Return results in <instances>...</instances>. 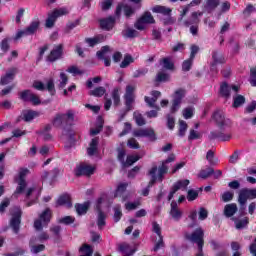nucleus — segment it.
Instances as JSON below:
<instances>
[{
  "instance_id": "obj_1",
  "label": "nucleus",
  "mask_w": 256,
  "mask_h": 256,
  "mask_svg": "<svg viewBox=\"0 0 256 256\" xmlns=\"http://www.w3.org/2000/svg\"><path fill=\"white\" fill-rule=\"evenodd\" d=\"M29 173H31L29 169L20 168L18 175L15 178V181L18 185L15 193L25 194L27 201L26 207H31V205H35V203H37V200L39 199V195H41V191H39L36 186H31L27 188V181L25 180V177H27Z\"/></svg>"
},
{
  "instance_id": "obj_2",
  "label": "nucleus",
  "mask_w": 256,
  "mask_h": 256,
  "mask_svg": "<svg viewBox=\"0 0 256 256\" xmlns=\"http://www.w3.org/2000/svg\"><path fill=\"white\" fill-rule=\"evenodd\" d=\"M75 121V111L68 110L66 113H58L54 116L52 120V125L54 127H61L62 125H73Z\"/></svg>"
},
{
  "instance_id": "obj_3",
  "label": "nucleus",
  "mask_w": 256,
  "mask_h": 256,
  "mask_svg": "<svg viewBox=\"0 0 256 256\" xmlns=\"http://www.w3.org/2000/svg\"><path fill=\"white\" fill-rule=\"evenodd\" d=\"M248 199H256V188H243L239 191L238 203L240 205V213L245 215V205Z\"/></svg>"
},
{
  "instance_id": "obj_4",
  "label": "nucleus",
  "mask_w": 256,
  "mask_h": 256,
  "mask_svg": "<svg viewBox=\"0 0 256 256\" xmlns=\"http://www.w3.org/2000/svg\"><path fill=\"white\" fill-rule=\"evenodd\" d=\"M135 86L128 85L126 86V93H125V101H126V110L119 114V121H123L125 115H127L128 111H131L133 109V102L135 101Z\"/></svg>"
},
{
  "instance_id": "obj_5",
  "label": "nucleus",
  "mask_w": 256,
  "mask_h": 256,
  "mask_svg": "<svg viewBox=\"0 0 256 256\" xmlns=\"http://www.w3.org/2000/svg\"><path fill=\"white\" fill-rule=\"evenodd\" d=\"M51 221V209L46 208L39 216V219L34 221L36 231H42L43 227H47Z\"/></svg>"
},
{
  "instance_id": "obj_6",
  "label": "nucleus",
  "mask_w": 256,
  "mask_h": 256,
  "mask_svg": "<svg viewBox=\"0 0 256 256\" xmlns=\"http://www.w3.org/2000/svg\"><path fill=\"white\" fill-rule=\"evenodd\" d=\"M69 13V10L67 8H59L55 9L52 13L48 15V18L46 19L45 27L48 29H51L55 25V21H57L58 17H63V15H67Z\"/></svg>"
},
{
  "instance_id": "obj_7",
  "label": "nucleus",
  "mask_w": 256,
  "mask_h": 256,
  "mask_svg": "<svg viewBox=\"0 0 256 256\" xmlns=\"http://www.w3.org/2000/svg\"><path fill=\"white\" fill-rule=\"evenodd\" d=\"M186 92L183 89H178L173 94L172 106L170 108L171 113H176L181 108V103L185 99Z\"/></svg>"
},
{
  "instance_id": "obj_8",
  "label": "nucleus",
  "mask_w": 256,
  "mask_h": 256,
  "mask_svg": "<svg viewBox=\"0 0 256 256\" xmlns=\"http://www.w3.org/2000/svg\"><path fill=\"white\" fill-rule=\"evenodd\" d=\"M153 13H161L165 15V18L162 20L164 25H173L175 23V18L171 17V9L165 6H154L152 8Z\"/></svg>"
},
{
  "instance_id": "obj_9",
  "label": "nucleus",
  "mask_w": 256,
  "mask_h": 256,
  "mask_svg": "<svg viewBox=\"0 0 256 256\" xmlns=\"http://www.w3.org/2000/svg\"><path fill=\"white\" fill-rule=\"evenodd\" d=\"M38 29L39 21H34L26 29L18 31L14 37V41H19L21 37H29V35H34V33H37Z\"/></svg>"
},
{
  "instance_id": "obj_10",
  "label": "nucleus",
  "mask_w": 256,
  "mask_h": 256,
  "mask_svg": "<svg viewBox=\"0 0 256 256\" xmlns=\"http://www.w3.org/2000/svg\"><path fill=\"white\" fill-rule=\"evenodd\" d=\"M38 29L39 21H34L26 29L18 31L14 37V41H19L21 37H29V35H34V33H37Z\"/></svg>"
},
{
  "instance_id": "obj_11",
  "label": "nucleus",
  "mask_w": 256,
  "mask_h": 256,
  "mask_svg": "<svg viewBox=\"0 0 256 256\" xmlns=\"http://www.w3.org/2000/svg\"><path fill=\"white\" fill-rule=\"evenodd\" d=\"M93 173H95V166L86 164V163H82L79 166H77L76 170H75V175L77 177H81V176H85V177H91V175H93Z\"/></svg>"
},
{
  "instance_id": "obj_12",
  "label": "nucleus",
  "mask_w": 256,
  "mask_h": 256,
  "mask_svg": "<svg viewBox=\"0 0 256 256\" xmlns=\"http://www.w3.org/2000/svg\"><path fill=\"white\" fill-rule=\"evenodd\" d=\"M20 99H22V101H29L32 105H41V99L37 94L31 92V90L21 92Z\"/></svg>"
},
{
  "instance_id": "obj_13",
  "label": "nucleus",
  "mask_w": 256,
  "mask_h": 256,
  "mask_svg": "<svg viewBox=\"0 0 256 256\" xmlns=\"http://www.w3.org/2000/svg\"><path fill=\"white\" fill-rule=\"evenodd\" d=\"M213 119L214 121H216V124L218 125V127H220V129L231 125V120L225 118V112H223L222 110H217L216 112H214Z\"/></svg>"
},
{
  "instance_id": "obj_14",
  "label": "nucleus",
  "mask_w": 256,
  "mask_h": 256,
  "mask_svg": "<svg viewBox=\"0 0 256 256\" xmlns=\"http://www.w3.org/2000/svg\"><path fill=\"white\" fill-rule=\"evenodd\" d=\"M104 199L103 198H99L96 202V209L98 211V215H97V226L98 229H103V227H105L106 222L105 219H107V215H105V213H103V211H101V204L103 203Z\"/></svg>"
},
{
  "instance_id": "obj_15",
  "label": "nucleus",
  "mask_w": 256,
  "mask_h": 256,
  "mask_svg": "<svg viewBox=\"0 0 256 256\" xmlns=\"http://www.w3.org/2000/svg\"><path fill=\"white\" fill-rule=\"evenodd\" d=\"M148 175H150L151 180L148 186L142 191V195H144V197H147V195H149V188L153 187V185H155V182L159 181V176L157 175V166H153L149 170Z\"/></svg>"
},
{
  "instance_id": "obj_16",
  "label": "nucleus",
  "mask_w": 256,
  "mask_h": 256,
  "mask_svg": "<svg viewBox=\"0 0 256 256\" xmlns=\"http://www.w3.org/2000/svg\"><path fill=\"white\" fill-rule=\"evenodd\" d=\"M231 91L234 93V95H237L239 93V86H229L227 83H222L220 86V95L222 97H225L228 99V97H231Z\"/></svg>"
},
{
  "instance_id": "obj_17",
  "label": "nucleus",
  "mask_w": 256,
  "mask_h": 256,
  "mask_svg": "<svg viewBox=\"0 0 256 256\" xmlns=\"http://www.w3.org/2000/svg\"><path fill=\"white\" fill-rule=\"evenodd\" d=\"M63 57V44L56 45L47 57V61L54 63Z\"/></svg>"
},
{
  "instance_id": "obj_18",
  "label": "nucleus",
  "mask_w": 256,
  "mask_h": 256,
  "mask_svg": "<svg viewBox=\"0 0 256 256\" xmlns=\"http://www.w3.org/2000/svg\"><path fill=\"white\" fill-rule=\"evenodd\" d=\"M109 53H111V48H109V46H103L101 50L97 52L98 59H102L104 61L105 67H109L111 65Z\"/></svg>"
},
{
  "instance_id": "obj_19",
  "label": "nucleus",
  "mask_w": 256,
  "mask_h": 256,
  "mask_svg": "<svg viewBox=\"0 0 256 256\" xmlns=\"http://www.w3.org/2000/svg\"><path fill=\"white\" fill-rule=\"evenodd\" d=\"M121 11H124L125 17H131V15L135 14V11H137V8H135L129 4H125V5L119 4L117 6L116 12H115L117 17H119V15H121Z\"/></svg>"
},
{
  "instance_id": "obj_20",
  "label": "nucleus",
  "mask_w": 256,
  "mask_h": 256,
  "mask_svg": "<svg viewBox=\"0 0 256 256\" xmlns=\"http://www.w3.org/2000/svg\"><path fill=\"white\" fill-rule=\"evenodd\" d=\"M151 95L152 97L145 96V102L149 107L157 109V111H160L161 108L157 106L155 103H157V100L159 99V97H161V92L154 90L151 92Z\"/></svg>"
},
{
  "instance_id": "obj_21",
  "label": "nucleus",
  "mask_w": 256,
  "mask_h": 256,
  "mask_svg": "<svg viewBox=\"0 0 256 256\" xmlns=\"http://www.w3.org/2000/svg\"><path fill=\"white\" fill-rule=\"evenodd\" d=\"M173 161H175V155L172 154L162 163L159 168H157L158 181H163V175H165L169 169L167 168V163H173Z\"/></svg>"
},
{
  "instance_id": "obj_22",
  "label": "nucleus",
  "mask_w": 256,
  "mask_h": 256,
  "mask_svg": "<svg viewBox=\"0 0 256 256\" xmlns=\"http://www.w3.org/2000/svg\"><path fill=\"white\" fill-rule=\"evenodd\" d=\"M170 216L174 221H179L183 217V211L179 209V205L175 201L171 202Z\"/></svg>"
},
{
  "instance_id": "obj_23",
  "label": "nucleus",
  "mask_w": 256,
  "mask_h": 256,
  "mask_svg": "<svg viewBox=\"0 0 256 256\" xmlns=\"http://www.w3.org/2000/svg\"><path fill=\"white\" fill-rule=\"evenodd\" d=\"M19 225H21V210L17 209L10 221V227L13 229L14 233H19Z\"/></svg>"
},
{
  "instance_id": "obj_24",
  "label": "nucleus",
  "mask_w": 256,
  "mask_h": 256,
  "mask_svg": "<svg viewBox=\"0 0 256 256\" xmlns=\"http://www.w3.org/2000/svg\"><path fill=\"white\" fill-rule=\"evenodd\" d=\"M35 117H39V112L33 111V110H23L20 117L18 118V121H26L29 123V121H33Z\"/></svg>"
},
{
  "instance_id": "obj_25",
  "label": "nucleus",
  "mask_w": 256,
  "mask_h": 256,
  "mask_svg": "<svg viewBox=\"0 0 256 256\" xmlns=\"http://www.w3.org/2000/svg\"><path fill=\"white\" fill-rule=\"evenodd\" d=\"M15 75H17V68H10L6 75L1 77V85H9L15 79Z\"/></svg>"
},
{
  "instance_id": "obj_26",
  "label": "nucleus",
  "mask_w": 256,
  "mask_h": 256,
  "mask_svg": "<svg viewBox=\"0 0 256 256\" xmlns=\"http://www.w3.org/2000/svg\"><path fill=\"white\" fill-rule=\"evenodd\" d=\"M209 139H218L219 141H231V134L223 133L222 131H212Z\"/></svg>"
},
{
  "instance_id": "obj_27",
  "label": "nucleus",
  "mask_w": 256,
  "mask_h": 256,
  "mask_svg": "<svg viewBox=\"0 0 256 256\" xmlns=\"http://www.w3.org/2000/svg\"><path fill=\"white\" fill-rule=\"evenodd\" d=\"M114 26H115V17L113 16H110L100 21V27L105 29V31H111V29H113Z\"/></svg>"
},
{
  "instance_id": "obj_28",
  "label": "nucleus",
  "mask_w": 256,
  "mask_h": 256,
  "mask_svg": "<svg viewBox=\"0 0 256 256\" xmlns=\"http://www.w3.org/2000/svg\"><path fill=\"white\" fill-rule=\"evenodd\" d=\"M72 203H71V196H69L68 194H64L62 196H60L56 202V207H72Z\"/></svg>"
},
{
  "instance_id": "obj_29",
  "label": "nucleus",
  "mask_w": 256,
  "mask_h": 256,
  "mask_svg": "<svg viewBox=\"0 0 256 256\" xmlns=\"http://www.w3.org/2000/svg\"><path fill=\"white\" fill-rule=\"evenodd\" d=\"M203 16V12H193L192 17L189 20L184 21L185 27H189L190 25H197L199 23V18Z\"/></svg>"
},
{
  "instance_id": "obj_30",
  "label": "nucleus",
  "mask_w": 256,
  "mask_h": 256,
  "mask_svg": "<svg viewBox=\"0 0 256 256\" xmlns=\"http://www.w3.org/2000/svg\"><path fill=\"white\" fill-rule=\"evenodd\" d=\"M119 251L123 256H132L135 253V250L127 243H122L119 245Z\"/></svg>"
},
{
  "instance_id": "obj_31",
  "label": "nucleus",
  "mask_w": 256,
  "mask_h": 256,
  "mask_svg": "<svg viewBox=\"0 0 256 256\" xmlns=\"http://www.w3.org/2000/svg\"><path fill=\"white\" fill-rule=\"evenodd\" d=\"M212 65H211V69H215L216 65H221L223 63H225V57H223V55L217 53V52H213L212 53Z\"/></svg>"
},
{
  "instance_id": "obj_32",
  "label": "nucleus",
  "mask_w": 256,
  "mask_h": 256,
  "mask_svg": "<svg viewBox=\"0 0 256 256\" xmlns=\"http://www.w3.org/2000/svg\"><path fill=\"white\" fill-rule=\"evenodd\" d=\"M189 180L185 179V180H178L174 185H173V190L174 191H187V187L189 186Z\"/></svg>"
},
{
  "instance_id": "obj_33",
  "label": "nucleus",
  "mask_w": 256,
  "mask_h": 256,
  "mask_svg": "<svg viewBox=\"0 0 256 256\" xmlns=\"http://www.w3.org/2000/svg\"><path fill=\"white\" fill-rule=\"evenodd\" d=\"M235 213H237V204L231 203V204H227L224 207L225 217H233V215H235Z\"/></svg>"
},
{
  "instance_id": "obj_34",
  "label": "nucleus",
  "mask_w": 256,
  "mask_h": 256,
  "mask_svg": "<svg viewBox=\"0 0 256 256\" xmlns=\"http://www.w3.org/2000/svg\"><path fill=\"white\" fill-rule=\"evenodd\" d=\"M105 41V36L98 35L94 38H87L86 43H88L89 47H95V45H99V43H103Z\"/></svg>"
},
{
  "instance_id": "obj_35",
  "label": "nucleus",
  "mask_w": 256,
  "mask_h": 256,
  "mask_svg": "<svg viewBox=\"0 0 256 256\" xmlns=\"http://www.w3.org/2000/svg\"><path fill=\"white\" fill-rule=\"evenodd\" d=\"M99 145V138H93L87 150L88 155L91 157L97 153V146Z\"/></svg>"
},
{
  "instance_id": "obj_36",
  "label": "nucleus",
  "mask_w": 256,
  "mask_h": 256,
  "mask_svg": "<svg viewBox=\"0 0 256 256\" xmlns=\"http://www.w3.org/2000/svg\"><path fill=\"white\" fill-rule=\"evenodd\" d=\"M160 65H162L163 69H166L168 71L173 70L175 65L173 64V60L171 58L166 57L160 60Z\"/></svg>"
},
{
  "instance_id": "obj_37",
  "label": "nucleus",
  "mask_w": 256,
  "mask_h": 256,
  "mask_svg": "<svg viewBox=\"0 0 256 256\" xmlns=\"http://www.w3.org/2000/svg\"><path fill=\"white\" fill-rule=\"evenodd\" d=\"M102 130H103V118H101V116H99L97 118L96 128H92L90 130V135H99V133H101Z\"/></svg>"
},
{
  "instance_id": "obj_38",
  "label": "nucleus",
  "mask_w": 256,
  "mask_h": 256,
  "mask_svg": "<svg viewBox=\"0 0 256 256\" xmlns=\"http://www.w3.org/2000/svg\"><path fill=\"white\" fill-rule=\"evenodd\" d=\"M89 202H85L84 204H76L75 209L78 215H85L87 211H89Z\"/></svg>"
},
{
  "instance_id": "obj_39",
  "label": "nucleus",
  "mask_w": 256,
  "mask_h": 256,
  "mask_svg": "<svg viewBox=\"0 0 256 256\" xmlns=\"http://www.w3.org/2000/svg\"><path fill=\"white\" fill-rule=\"evenodd\" d=\"M243 104H245V98L243 97V95L234 94L232 107H234V109H237Z\"/></svg>"
},
{
  "instance_id": "obj_40",
  "label": "nucleus",
  "mask_w": 256,
  "mask_h": 256,
  "mask_svg": "<svg viewBox=\"0 0 256 256\" xmlns=\"http://www.w3.org/2000/svg\"><path fill=\"white\" fill-rule=\"evenodd\" d=\"M141 157L138 155H128L126 161L123 162V167H131L134 163H137Z\"/></svg>"
},
{
  "instance_id": "obj_41",
  "label": "nucleus",
  "mask_w": 256,
  "mask_h": 256,
  "mask_svg": "<svg viewBox=\"0 0 256 256\" xmlns=\"http://www.w3.org/2000/svg\"><path fill=\"white\" fill-rule=\"evenodd\" d=\"M140 18L146 25H153L155 23V18L151 12H145Z\"/></svg>"
},
{
  "instance_id": "obj_42",
  "label": "nucleus",
  "mask_w": 256,
  "mask_h": 256,
  "mask_svg": "<svg viewBox=\"0 0 256 256\" xmlns=\"http://www.w3.org/2000/svg\"><path fill=\"white\" fill-rule=\"evenodd\" d=\"M122 35L124 37H127L128 39H133L134 37H137L139 35V32L133 28H126L123 30Z\"/></svg>"
},
{
  "instance_id": "obj_43",
  "label": "nucleus",
  "mask_w": 256,
  "mask_h": 256,
  "mask_svg": "<svg viewBox=\"0 0 256 256\" xmlns=\"http://www.w3.org/2000/svg\"><path fill=\"white\" fill-rule=\"evenodd\" d=\"M106 92L107 90L105 89V87L100 86L95 88L94 90H91L90 95H93V97H103Z\"/></svg>"
},
{
  "instance_id": "obj_44",
  "label": "nucleus",
  "mask_w": 256,
  "mask_h": 256,
  "mask_svg": "<svg viewBox=\"0 0 256 256\" xmlns=\"http://www.w3.org/2000/svg\"><path fill=\"white\" fill-rule=\"evenodd\" d=\"M206 159L210 165H217L219 163V159L215 158V152L213 150L207 152Z\"/></svg>"
},
{
  "instance_id": "obj_45",
  "label": "nucleus",
  "mask_w": 256,
  "mask_h": 256,
  "mask_svg": "<svg viewBox=\"0 0 256 256\" xmlns=\"http://www.w3.org/2000/svg\"><path fill=\"white\" fill-rule=\"evenodd\" d=\"M219 1L220 0H206L205 8L207 9V11H215V9L219 7Z\"/></svg>"
},
{
  "instance_id": "obj_46",
  "label": "nucleus",
  "mask_w": 256,
  "mask_h": 256,
  "mask_svg": "<svg viewBox=\"0 0 256 256\" xmlns=\"http://www.w3.org/2000/svg\"><path fill=\"white\" fill-rule=\"evenodd\" d=\"M131 63H135V59L131 55L127 54L124 56L123 61L120 63L121 69H126Z\"/></svg>"
},
{
  "instance_id": "obj_47",
  "label": "nucleus",
  "mask_w": 256,
  "mask_h": 256,
  "mask_svg": "<svg viewBox=\"0 0 256 256\" xmlns=\"http://www.w3.org/2000/svg\"><path fill=\"white\" fill-rule=\"evenodd\" d=\"M80 253H82L81 256H93V248L90 245L84 244L80 248Z\"/></svg>"
},
{
  "instance_id": "obj_48",
  "label": "nucleus",
  "mask_w": 256,
  "mask_h": 256,
  "mask_svg": "<svg viewBox=\"0 0 256 256\" xmlns=\"http://www.w3.org/2000/svg\"><path fill=\"white\" fill-rule=\"evenodd\" d=\"M121 217H123V212H121V206L116 205L114 207V221H115V223H119V221H121Z\"/></svg>"
},
{
  "instance_id": "obj_49",
  "label": "nucleus",
  "mask_w": 256,
  "mask_h": 256,
  "mask_svg": "<svg viewBox=\"0 0 256 256\" xmlns=\"http://www.w3.org/2000/svg\"><path fill=\"white\" fill-rule=\"evenodd\" d=\"M119 91H121L119 88H114L112 91V99L114 101V105H119V103H121V96Z\"/></svg>"
},
{
  "instance_id": "obj_50",
  "label": "nucleus",
  "mask_w": 256,
  "mask_h": 256,
  "mask_svg": "<svg viewBox=\"0 0 256 256\" xmlns=\"http://www.w3.org/2000/svg\"><path fill=\"white\" fill-rule=\"evenodd\" d=\"M134 120L136 121V125L139 127H143L145 125V118H143V115L139 112H134Z\"/></svg>"
},
{
  "instance_id": "obj_51",
  "label": "nucleus",
  "mask_w": 256,
  "mask_h": 256,
  "mask_svg": "<svg viewBox=\"0 0 256 256\" xmlns=\"http://www.w3.org/2000/svg\"><path fill=\"white\" fill-rule=\"evenodd\" d=\"M213 173H215L213 168H208L207 170H202L198 174V177H200L201 179H207V178L211 177V175H213Z\"/></svg>"
},
{
  "instance_id": "obj_52",
  "label": "nucleus",
  "mask_w": 256,
  "mask_h": 256,
  "mask_svg": "<svg viewBox=\"0 0 256 256\" xmlns=\"http://www.w3.org/2000/svg\"><path fill=\"white\" fill-rule=\"evenodd\" d=\"M128 185L129 184H127V183H120L116 189L115 197H119V196L123 195V193H125V191L127 190Z\"/></svg>"
},
{
  "instance_id": "obj_53",
  "label": "nucleus",
  "mask_w": 256,
  "mask_h": 256,
  "mask_svg": "<svg viewBox=\"0 0 256 256\" xmlns=\"http://www.w3.org/2000/svg\"><path fill=\"white\" fill-rule=\"evenodd\" d=\"M60 83L58 84L59 89H64L65 85H67L69 78L67 77V74L64 72L60 73Z\"/></svg>"
},
{
  "instance_id": "obj_54",
  "label": "nucleus",
  "mask_w": 256,
  "mask_h": 256,
  "mask_svg": "<svg viewBox=\"0 0 256 256\" xmlns=\"http://www.w3.org/2000/svg\"><path fill=\"white\" fill-rule=\"evenodd\" d=\"M135 29L138 31H145L147 29V24L143 21L142 18H139L135 24H134Z\"/></svg>"
},
{
  "instance_id": "obj_55",
  "label": "nucleus",
  "mask_w": 256,
  "mask_h": 256,
  "mask_svg": "<svg viewBox=\"0 0 256 256\" xmlns=\"http://www.w3.org/2000/svg\"><path fill=\"white\" fill-rule=\"evenodd\" d=\"M187 132V122L180 120L179 121V137H185Z\"/></svg>"
},
{
  "instance_id": "obj_56",
  "label": "nucleus",
  "mask_w": 256,
  "mask_h": 256,
  "mask_svg": "<svg viewBox=\"0 0 256 256\" xmlns=\"http://www.w3.org/2000/svg\"><path fill=\"white\" fill-rule=\"evenodd\" d=\"M147 73H149L147 68H140L134 72L133 77L134 79H139V77H145Z\"/></svg>"
},
{
  "instance_id": "obj_57",
  "label": "nucleus",
  "mask_w": 256,
  "mask_h": 256,
  "mask_svg": "<svg viewBox=\"0 0 256 256\" xmlns=\"http://www.w3.org/2000/svg\"><path fill=\"white\" fill-rule=\"evenodd\" d=\"M46 89L50 95H55V82L53 79H49L46 83Z\"/></svg>"
},
{
  "instance_id": "obj_58",
  "label": "nucleus",
  "mask_w": 256,
  "mask_h": 256,
  "mask_svg": "<svg viewBox=\"0 0 256 256\" xmlns=\"http://www.w3.org/2000/svg\"><path fill=\"white\" fill-rule=\"evenodd\" d=\"M195 111L194 107H188L183 110V117L184 119H191L193 117V113Z\"/></svg>"
},
{
  "instance_id": "obj_59",
  "label": "nucleus",
  "mask_w": 256,
  "mask_h": 256,
  "mask_svg": "<svg viewBox=\"0 0 256 256\" xmlns=\"http://www.w3.org/2000/svg\"><path fill=\"white\" fill-rule=\"evenodd\" d=\"M58 222L62 223L63 225H71L72 223H75V217L65 216L61 218Z\"/></svg>"
},
{
  "instance_id": "obj_60",
  "label": "nucleus",
  "mask_w": 256,
  "mask_h": 256,
  "mask_svg": "<svg viewBox=\"0 0 256 256\" xmlns=\"http://www.w3.org/2000/svg\"><path fill=\"white\" fill-rule=\"evenodd\" d=\"M10 45H9V38H4L0 43V49L4 53H7L9 51Z\"/></svg>"
},
{
  "instance_id": "obj_61",
  "label": "nucleus",
  "mask_w": 256,
  "mask_h": 256,
  "mask_svg": "<svg viewBox=\"0 0 256 256\" xmlns=\"http://www.w3.org/2000/svg\"><path fill=\"white\" fill-rule=\"evenodd\" d=\"M233 196H234L233 192H231V191H226V192H224V193L222 194V201H223L224 203H229V201H233Z\"/></svg>"
},
{
  "instance_id": "obj_62",
  "label": "nucleus",
  "mask_w": 256,
  "mask_h": 256,
  "mask_svg": "<svg viewBox=\"0 0 256 256\" xmlns=\"http://www.w3.org/2000/svg\"><path fill=\"white\" fill-rule=\"evenodd\" d=\"M144 137H148L151 141H155V131L151 128H145Z\"/></svg>"
},
{
  "instance_id": "obj_63",
  "label": "nucleus",
  "mask_w": 256,
  "mask_h": 256,
  "mask_svg": "<svg viewBox=\"0 0 256 256\" xmlns=\"http://www.w3.org/2000/svg\"><path fill=\"white\" fill-rule=\"evenodd\" d=\"M193 59L188 58L187 60H185L182 64V70L183 71H190L191 70V66L193 65Z\"/></svg>"
},
{
  "instance_id": "obj_64",
  "label": "nucleus",
  "mask_w": 256,
  "mask_h": 256,
  "mask_svg": "<svg viewBox=\"0 0 256 256\" xmlns=\"http://www.w3.org/2000/svg\"><path fill=\"white\" fill-rule=\"evenodd\" d=\"M199 197V192L196 190H188L187 199L188 201H195Z\"/></svg>"
}]
</instances>
